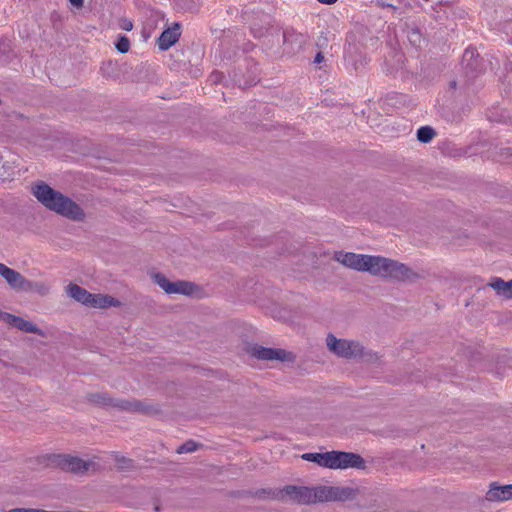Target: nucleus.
<instances>
[{
    "label": "nucleus",
    "mask_w": 512,
    "mask_h": 512,
    "mask_svg": "<svg viewBox=\"0 0 512 512\" xmlns=\"http://www.w3.org/2000/svg\"><path fill=\"white\" fill-rule=\"evenodd\" d=\"M33 195L46 208L72 221H83L85 213L83 209L72 199L61 192L54 190L48 184L41 182L32 189Z\"/></svg>",
    "instance_id": "obj_1"
},
{
    "label": "nucleus",
    "mask_w": 512,
    "mask_h": 512,
    "mask_svg": "<svg viewBox=\"0 0 512 512\" xmlns=\"http://www.w3.org/2000/svg\"><path fill=\"white\" fill-rule=\"evenodd\" d=\"M365 272L397 281H414L419 274L406 264L383 256L367 255Z\"/></svg>",
    "instance_id": "obj_2"
},
{
    "label": "nucleus",
    "mask_w": 512,
    "mask_h": 512,
    "mask_svg": "<svg viewBox=\"0 0 512 512\" xmlns=\"http://www.w3.org/2000/svg\"><path fill=\"white\" fill-rule=\"evenodd\" d=\"M86 400L99 407H112L123 411L139 412L147 415H154L160 412L158 405L148 401L114 399L107 393L94 392L86 395Z\"/></svg>",
    "instance_id": "obj_3"
},
{
    "label": "nucleus",
    "mask_w": 512,
    "mask_h": 512,
    "mask_svg": "<svg viewBox=\"0 0 512 512\" xmlns=\"http://www.w3.org/2000/svg\"><path fill=\"white\" fill-rule=\"evenodd\" d=\"M321 485L315 487L286 485L282 488L281 501L290 500L299 505L321 503Z\"/></svg>",
    "instance_id": "obj_4"
},
{
    "label": "nucleus",
    "mask_w": 512,
    "mask_h": 512,
    "mask_svg": "<svg viewBox=\"0 0 512 512\" xmlns=\"http://www.w3.org/2000/svg\"><path fill=\"white\" fill-rule=\"evenodd\" d=\"M92 465V461H84L69 454H50L47 456V466L76 475L84 474Z\"/></svg>",
    "instance_id": "obj_5"
},
{
    "label": "nucleus",
    "mask_w": 512,
    "mask_h": 512,
    "mask_svg": "<svg viewBox=\"0 0 512 512\" xmlns=\"http://www.w3.org/2000/svg\"><path fill=\"white\" fill-rule=\"evenodd\" d=\"M326 343L329 350L339 357L356 359L364 355V347L358 341L338 339L333 334H329Z\"/></svg>",
    "instance_id": "obj_6"
},
{
    "label": "nucleus",
    "mask_w": 512,
    "mask_h": 512,
    "mask_svg": "<svg viewBox=\"0 0 512 512\" xmlns=\"http://www.w3.org/2000/svg\"><path fill=\"white\" fill-rule=\"evenodd\" d=\"M365 467V460L357 453L332 451L331 469H364Z\"/></svg>",
    "instance_id": "obj_7"
},
{
    "label": "nucleus",
    "mask_w": 512,
    "mask_h": 512,
    "mask_svg": "<svg viewBox=\"0 0 512 512\" xmlns=\"http://www.w3.org/2000/svg\"><path fill=\"white\" fill-rule=\"evenodd\" d=\"M321 503L329 501H347L356 497V490L351 487L321 485Z\"/></svg>",
    "instance_id": "obj_8"
},
{
    "label": "nucleus",
    "mask_w": 512,
    "mask_h": 512,
    "mask_svg": "<svg viewBox=\"0 0 512 512\" xmlns=\"http://www.w3.org/2000/svg\"><path fill=\"white\" fill-rule=\"evenodd\" d=\"M249 353L253 357H255L259 360H266V361H270V360L287 361V360L292 359V357H291L292 354L290 352H286L283 349L268 348V347H263L260 345L252 346L249 349Z\"/></svg>",
    "instance_id": "obj_9"
},
{
    "label": "nucleus",
    "mask_w": 512,
    "mask_h": 512,
    "mask_svg": "<svg viewBox=\"0 0 512 512\" xmlns=\"http://www.w3.org/2000/svg\"><path fill=\"white\" fill-rule=\"evenodd\" d=\"M334 260L341 263L343 266L365 272L367 255L356 254L353 252L336 251L334 253Z\"/></svg>",
    "instance_id": "obj_10"
},
{
    "label": "nucleus",
    "mask_w": 512,
    "mask_h": 512,
    "mask_svg": "<svg viewBox=\"0 0 512 512\" xmlns=\"http://www.w3.org/2000/svg\"><path fill=\"white\" fill-rule=\"evenodd\" d=\"M0 275L13 289L25 290L30 284L29 281L21 273L7 267L3 263H0Z\"/></svg>",
    "instance_id": "obj_11"
},
{
    "label": "nucleus",
    "mask_w": 512,
    "mask_h": 512,
    "mask_svg": "<svg viewBox=\"0 0 512 512\" xmlns=\"http://www.w3.org/2000/svg\"><path fill=\"white\" fill-rule=\"evenodd\" d=\"M180 24L174 23L173 26L165 29L157 40L158 49L160 51H166L172 47L180 38Z\"/></svg>",
    "instance_id": "obj_12"
},
{
    "label": "nucleus",
    "mask_w": 512,
    "mask_h": 512,
    "mask_svg": "<svg viewBox=\"0 0 512 512\" xmlns=\"http://www.w3.org/2000/svg\"><path fill=\"white\" fill-rule=\"evenodd\" d=\"M2 319L10 324L11 326L26 332V333H33L37 335H43V332L41 329H39L35 324H33L30 321H27L21 317L15 316L10 313H3Z\"/></svg>",
    "instance_id": "obj_13"
},
{
    "label": "nucleus",
    "mask_w": 512,
    "mask_h": 512,
    "mask_svg": "<svg viewBox=\"0 0 512 512\" xmlns=\"http://www.w3.org/2000/svg\"><path fill=\"white\" fill-rule=\"evenodd\" d=\"M440 228L439 233L445 238L444 243H452L455 245H463L468 235L460 226H437Z\"/></svg>",
    "instance_id": "obj_14"
},
{
    "label": "nucleus",
    "mask_w": 512,
    "mask_h": 512,
    "mask_svg": "<svg viewBox=\"0 0 512 512\" xmlns=\"http://www.w3.org/2000/svg\"><path fill=\"white\" fill-rule=\"evenodd\" d=\"M487 499L490 501H506L512 499V484L498 485L492 483L487 492Z\"/></svg>",
    "instance_id": "obj_15"
},
{
    "label": "nucleus",
    "mask_w": 512,
    "mask_h": 512,
    "mask_svg": "<svg viewBox=\"0 0 512 512\" xmlns=\"http://www.w3.org/2000/svg\"><path fill=\"white\" fill-rule=\"evenodd\" d=\"M89 302H87L86 306L92 308H108V307H119L121 302L110 296L103 294H93L91 293V297H89Z\"/></svg>",
    "instance_id": "obj_16"
},
{
    "label": "nucleus",
    "mask_w": 512,
    "mask_h": 512,
    "mask_svg": "<svg viewBox=\"0 0 512 512\" xmlns=\"http://www.w3.org/2000/svg\"><path fill=\"white\" fill-rule=\"evenodd\" d=\"M302 459L331 469L332 451L325 453H305L302 455Z\"/></svg>",
    "instance_id": "obj_17"
},
{
    "label": "nucleus",
    "mask_w": 512,
    "mask_h": 512,
    "mask_svg": "<svg viewBox=\"0 0 512 512\" xmlns=\"http://www.w3.org/2000/svg\"><path fill=\"white\" fill-rule=\"evenodd\" d=\"M172 289L169 294H181L190 296L198 289V286L190 281L178 280L172 282Z\"/></svg>",
    "instance_id": "obj_18"
},
{
    "label": "nucleus",
    "mask_w": 512,
    "mask_h": 512,
    "mask_svg": "<svg viewBox=\"0 0 512 512\" xmlns=\"http://www.w3.org/2000/svg\"><path fill=\"white\" fill-rule=\"evenodd\" d=\"M68 295L77 302L86 305L91 293L77 284H69L66 288Z\"/></svg>",
    "instance_id": "obj_19"
},
{
    "label": "nucleus",
    "mask_w": 512,
    "mask_h": 512,
    "mask_svg": "<svg viewBox=\"0 0 512 512\" xmlns=\"http://www.w3.org/2000/svg\"><path fill=\"white\" fill-rule=\"evenodd\" d=\"M345 59L353 65L355 70H358L359 66L363 65L365 62V57L358 52L355 46H349L346 51Z\"/></svg>",
    "instance_id": "obj_20"
},
{
    "label": "nucleus",
    "mask_w": 512,
    "mask_h": 512,
    "mask_svg": "<svg viewBox=\"0 0 512 512\" xmlns=\"http://www.w3.org/2000/svg\"><path fill=\"white\" fill-rule=\"evenodd\" d=\"M282 489L280 490H273V489H258L257 491L254 492V496L258 499H277V500H281L282 499Z\"/></svg>",
    "instance_id": "obj_21"
},
{
    "label": "nucleus",
    "mask_w": 512,
    "mask_h": 512,
    "mask_svg": "<svg viewBox=\"0 0 512 512\" xmlns=\"http://www.w3.org/2000/svg\"><path fill=\"white\" fill-rule=\"evenodd\" d=\"M435 135V130L430 126H423L417 131V139L421 143H429Z\"/></svg>",
    "instance_id": "obj_22"
},
{
    "label": "nucleus",
    "mask_w": 512,
    "mask_h": 512,
    "mask_svg": "<svg viewBox=\"0 0 512 512\" xmlns=\"http://www.w3.org/2000/svg\"><path fill=\"white\" fill-rule=\"evenodd\" d=\"M153 281L156 283L165 293L169 294L172 289V282L167 279L165 275L162 273H155L153 276Z\"/></svg>",
    "instance_id": "obj_23"
},
{
    "label": "nucleus",
    "mask_w": 512,
    "mask_h": 512,
    "mask_svg": "<svg viewBox=\"0 0 512 512\" xmlns=\"http://www.w3.org/2000/svg\"><path fill=\"white\" fill-rule=\"evenodd\" d=\"M489 287L493 288L498 295L506 297L507 292V282L504 281L502 278H494L492 281L488 284Z\"/></svg>",
    "instance_id": "obj_24"
},
{
    "label": "nucleus",
    "mask_w": 512,
    "mask_h": 512,
    "mask_svg": "<svg viewBox=\"0 0 512 512\" xmlns=\"http://www.w3.org/2000/svg\"><path fill=\"white\" fill-rule=\"evenodd\" d=\"M198 446H199V444L196 443L195 441L188 440L185 443H183L182 445H180L177 448L176 452L178 454L195 452L198 449Z\"/></svg>",
    "instance_id": "obj_25"
},
{
    "label": "nucleus",
    "mask_w": 512,
    "mask_h": 512,
    "mask_svg": "<svg viewBox=\"0 0 512 512\" xmlns=\"http://www.w3.org/2000/svg\"><path fill=\"white\" fill-rule=\"evenodd\" d=\"M116 49L120 53H127L130 49V40L128 39V37L124 35L119 36L116 42Z\"/></svg>",
    "instance_id": "obj_26"
},
{
    "label": "nucleus",
    "mask_w": 512,
    "mask_h": 512,
    "mask_svg": "<svg viewBox=\"0 0 512 512\" xmlns=\"http://www.w3.org/2000/svg\"><path fill=\"white\" fill-rule=\"evenodd\" d=\"M116 462L120 469H128L132 466L133 461L125 457H117Z\"/></svg>",
    "instance_id": "obj_27"
},
{
    "label": "nucleus",
    "mask_w": 512,
    "mask_h": 512,
    "mask_svg": "<svg viewBox=\"0 0 512 512\" xmlns=\"http://www.w3.org/2000/svg\"><path fill=\"white\" fill-rule=\"evenodd\" d=\"M118 25L122 30L125 31H131L133 28L132 21L127 18H120L118 21Z\"/></svg>",
    "instance_id": "obj_28"
},
{
    "label": "nucleus",
    "mask_w": 512,
    "mask_h": 512,
    "mask_svg": "<svg viewBox=\"0 0 512 512\" xmlns=\"http://www.w3.org/2000/svg\"><path fill=\"white\" fill-rule=\"evenodd\" d=\"M292 38H295V40H298V38H302V35L301 34H297L295 32L283 33L284 43L290 41Z\"/></svg>",
    "instance_id": "obj_29"
},
{
    "label": "nucleus",
    "mask_w": 512,
    "mask_h": 512,
    "mask_svg": "<svg viewBox=\"0 0 512 512\" xmlns=\"http://www.w3.org/2000/svg\"><path fill=\"white\" fill-rule=\"evenodd\" d=\"M7 512H49L41 509H26V508H14Z\"/></svg>",
    "instance_id": "obj_30"
},
{
    "label": "nucleus",
    "mask_w": 512,
    "mask_h": 512,
    "mask_svg": "<svg viewBox=\"0 0 512 512\" xmlns=\"http://www.w3.org/2000/svg\"><path fill=\"white\" fill-rule=\"evenodd\" d=\"M68 1L75 8H82L84 6V0H68Z\"/></svg>",
    "instance_id": "obj_31"
},
{
    "label": "nucleus",
    "mask_w": 512,
    "mask_h": 512,
    "mask_svg": "<svg viewBox=\"0 0 512 512\" xmlns=\"http://www.w3.org/2000/svg\"><path fill=\"white\" fill-rule=\"evenodd\" d=\"M506 298H512V279L510 281H507Z\"/></svg>",
    "instance_id": "obj_32"
},
{
    "label": "nucleus",
    "mask_w": 512,
    "mask_h": 512,
    "mask_svg": "<svg viewBox=\"0 0 512 512\" xmlns=\"http://www.w3.org/2000/svg\"><path fill=\"white\" fill-rule=\"evenodd\" d=\"M323 61H324V55L322 54V52H318L314 58V63L320 64Z\"/></svg>",
    "instance_id": "obj_33"
},
{
    "label": "nucleus",
    "mask_w": 512,
    "mask_h": 512,
    "mask_svg": "<svg viewBox=\"0 0 512 512\" xmlns=\"http://www.w3.org/2000/svg\"><path fill=\"white\" fill-rule=\"evenodd\" d=\"M317 1L320 3H323V4L331 5V4H334L337 0H317Z\"/></svg>",
    "instance_id": "obj_34"
},
{
    "label": "nucleus",
    "mask_w": 512,
    "mask_h": 512,
    "mask_svg": "<svg viewBox=\"0 0 512 512\" xmlns=\"http://www.w3.org/2000/svg\"><path fill=\"white\" fill-rule=\"evenodd\" d=\"M412 36H415V37H418V38L420 37L418 31H413L412 32Z\"/></svg>",
    "instance_id": "obj_35"
},
{
    "label": "nucleus",
    "mask_w": 512,
    "mask_h": 512,
    "mask_svg": "<svg viewBox=\"0 0 512 512\" xmlns=\"http://www.w3.org/2000/svg\"><path fill=\"white\" fill-rule=\"evenodd\" d=\"M505 152H506L507 155H511V149L510 148L505 149Z\"/></svg>",
    "instance_id": "obj_36"
},
{
    "label": "nucleus",
    "mask_w": 512,
    "mask_h": 512,
    "mask_svg": "<svg viewBox=\"0 0 512 512\" xmlns=\"http://www.w3.org/2000/svg\"><path fill=\"white\" fill-rule=\"evenodd\" d=\"M154 510H155L156 512H159V511H160L159 506H155Z\"/></svg>",
    "instance_id": "obj_37"
},
{
    "label": "nucleus",
    "mask_w": 512,
    "mask_h": 512,
    "mask_svg": "<svg viewBox=\"0 0 512 512\" xmlns=\"http://www.w3.org/2000/svg\"><path fill=\"white\" fill-rule=\"evenodd\" d=\"M43 290H44V291H43L42 293H43V294H45V293H46V291H47V288L43 287Z\"/></svg>",
    "instance_id": "obj_38"
},
{
    "label": "nucleus",
    "mask_w": 512,
    "mask_h": 512,
    "mask_svg": "<svg viewBox=\"0 0 512 512\" xmlns=\"http://www.w3.org/2000/svg\"><path fill=\"white\" fill-rule=\"evenodd\" d=\"M468 54H469V51L467 50V51H465L464 56L466 57Z\"/></svg>",
    "instance_id": "obj_39"
}]
</instances>
